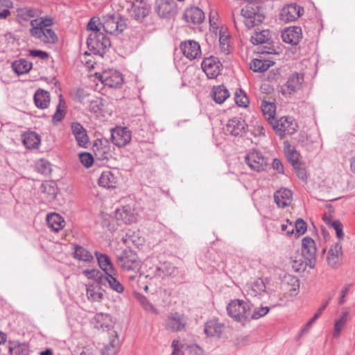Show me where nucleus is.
Instances as JSON below:
<instances>
[{
  "label": "nucleus",
  "mask_w": 355,
  "mask_h": 355,
  "mask_svg": "<svg viewBox=\"0 0 355 355\" xmlns=\"http://www.w3.org/2000/svg\"><path fill=\"white\" fill-rule=\"evenodd\" d=\"M10 355H29V349L26 344L15 343L9 347Z\"/></svg>",
  "instance_id": "obj_46"
},
{
  "label": "nucleus",
  "mask_w": 355,
  "mask_h": 355,
  "mask_svg": "<svg viewBox=\"0 0 355 355\" xmlns=\"http://www.w3.org/2000/svg\"><path fill=\"white\" fill-rule=\"evenodd\" d=\"M71 128L78 146L86 148L89 142V137L83 126L80 123L73 122L71 125Z\"/></svg>",
  "instance_id": "obj_23"
},
{
  "label": "nucleus",
  "mask_w": 355,
  "mask_h": 355,
  "mask_svg": "<svg viewBox=\"0 0 355 355\" xmlns=\"http://www.w3.org/2000/svg\"><path fill=\"white\" fill-rule=\"evenodd\" d=\"M185 326V322L182 315L178 313H171L167 317L166 328L172 331H178Z\"/></svg>",
  "instance_id": "obj_30"
},
{
  "label": "nucleus",
  "mask_w": 355,
  "mask_h": 355,
  "mask_svg": "<svg viewBox=\"0 0 355 355\" xmlns=\"http://www.w3.org/2000/svg\"><path fill=\"white\" fill-rule=\"evenodd\" d=\"M123 243L126 245H132L139 247L144 242V239L139 236V234L132 230H128L125 239H123Z\"/></svg>",
  "instance_id": "obj_42"
},
{
  "label": "nucleus",
  "mask_w": 355,
  "mask_h": 355,
  "mask_svg": "<svg viewBox=\"0 0 355 355\" xmlns=\"http://www.w3.org/2000/svg\"><path fill=\"white\" fill-rule=\"evenodd\" d=\"M102 27L107 33L114 35L124 30L125 24L123 21H119L118 18L114 16H108L103 19Z\"/></svg>",
  "instance_id": "obj_18"
},
{
  "label": "nucleus",
  "mask_w": 355,
  "mask_h": 355,
  "mask_svg": "<svg viewBox=\"0 0 355 355\" xmlns=\"http://www.w3.org/2000/svg\"><path fill=\"white\" fill-rule=\"evenodd\" d=\"M22 142L28 149L37 148L40 144V138L37 134L34 132H26L22 135Z\"/></svg>",
  "instance_id": "obj_35"
},
{
  "label": "nucleus",
  "mask_w": 355,
  "mask_h": 355,
  "mask_svg": "<svg viewBox=\"0 0 355 355\" xmlns=\"http://www.w3.org/2000/svg\"><path fill=\"white\" fill-rule=\"evenodd\" d=\"M275 202L279 207L285 208L291 205L293 199L291 190L282 188L274 194Z\"/></svg>",
  "instance_id": "obj_27"
},
{
  "label": "nucleus",
  "mask_w": 355,
  "mask_h": 355,
  "mask_svg": "<svg viewBox=\"0 0 355 355\" xmlns=\"http://www.w3.org/2000/svg\"><path fill=\"white\" fill-rule=\"evenodd\" d=\"M270 39V34L268 30L255 31L251 36L250 41L254 45L262 44L268 42Z\"/></svg>",
  "instance_id": "obj_39"
},
{
  "label": "nucleus",
  "mask_w": 355,
  "mask_h": 355,
  "mask_svg": "<svg viewBox=\"0 0 355 355\" xmlns=\"http://www.w3.org/2000/svg\"><path fill=\"white\" fill-rule=\"evenodd\" d=\"M273 64V62L268 60L254 59L250 63V69L255 72H263Z\"/></svg>",
  "instance_id": "obj_40"
},
{
  "label": "nucleus",
  "mask_w": 355,
  "mask_h": 355,
  "mask_svg": "<svg viewBox=\"0 0 355 355\" xmlns=\"http://www.w3.org/2000/svg\"><path fill=\"white\" fill-rule=\"evenodd\" d=\"M155 10L161 18H171L176 14V4L173 0H157Z\"/></svg>",
  "instance_id": "obj_11"
},
{
  "label": "nucleus",
  "mask_w": 355,
  "mask_h": 355,
  "mask_svg": "<svg viewBox=\"0 0 355 355\" xmlns=\"http://www.w3.org/2000/svg\"><path fill=\"white\" fill-rule=\"evenodd\" d=\"M343 256L342 245L340 242H337L330 248L328 252L327 257L328 265L332 268H339L342 264Z\"/></svg>",
  "instance_id": "obj_15"
},
{
  "label": "nucleus",
  "mask_w": 355,
  "mask_h": 355,
  "mask_svg": "<svg viewBox=\"0 0 355 355\" xmlns=\"http://www.w3.org/2000/svg\"><path fill=\"white\" fill-rule=\"evenodd\" d=\"M94 320L96 322L97 328L104 329L105 328H107L109 327L110 317L108 314L98 313L96 314Z\"/></svg>",
  "instance_id": "obj_48"
},
{
  "label": "nucleus",
  "mask_w": 355,
  "mask_h": 355,
  "mask_svg": "<svg viewBox=\"0 0 355 355\" xmlns=\"http://www.w3.org/2000/svg\"><path fill=\"white\" fill-rule=\"evenodd\" d=\"M241 15L243 17V23L248 28H253L261 24L265 17L259 12L257 8H254L252 5H246L242 8Z\"/></svg>",
  "instance_id": "obj_5"
},
{
  "label": "nucleus",
  "mask_w": 355,
  "mask_h": 355,
  "mask_svg": "<svg viewBox=\"0 0 355 355\" xmlns=\"http://www.w3.org/2000/svg\"><path fill=\"white\" fill-rule=\"evenodd\" d=\"M230 36L228 35H226L225 33H220L219 37V44L221 51L223 52L224 54L227 55L230 53Z\"/></svg>",
  "instance_id": "obj_54"
},
{
  "label": "nucleus",
  "mask_w": 355,
  "mask_h": 355,
  "mask_svg": "<svg viewBox=\"0 0 355 355\" xmlns=\"http://www.w3.org/2000/svg\"><path fill=\"white\" fill-rule=\"evenodd\" d=\"M235 102L240 107H246L248 105L249 100L242 89L236 92Z\"/></svg>",
  "instance_id": "obj_53"
},
{
  "label": "nucleus",
  "mask_w": 355,
  "mask_h": 355,
  "mask_svg": "<svg viewBox=\"0 0 355 355\" xmlns=\"http://www.w3.org/2000/svg\"><path fill=\"white\" fill-rule=\"evenodd\" d=\"M261 108L263 112V115L268 118L270 121L272 119H275L274 118V115L275 113V105L274 103H268L267 101H262L261 105Z\"/></svg>",
  "instance_id": "obj_49"
},
{
  "label": "nucleus",
  "mask_w": 355,
  "mask_h": 355,
  "mask_svg": "<svg viewBox=\"0 0 355 355\" xmlns=\"http://www.w3.org/2000/svg\"><path fill=\"white\" fill-rule=\"evenodd\" d=\"M202 69L209 78H215L220 73L222 64L217 58L210 56L202 60Z\"/></svg>",
  "instance_id": "obj_10"
},
{
  "label": "nucleus",
  "mask_w": 355,
  "mask_h": 355,
  "mask_svg": "<svg viewBox=\"0 0 355 355\" xmlns=\"http://www.w3.org/2000/svg\"><path fill=\"white\" fill-rule=\"evenodd\" d=\"M95 255L96 257L98 266L104 272L105 275L116 272V270L114 267V265L108 255L101 253L98 251L95 252Z\"/></svg>",
  "instance_id": "obj_28"
},
{
  "label": "nucleus",
  "mask_w": 355,
  "mask_h": 355,
  "mask_svg": "<svg viewBox=\"0 0 355 355\" xmlns=\"http://www.w3.org/2000/svg\"><path fill=\"white\" fill-rule=\"evenodd\" d=\"M276 133L281 137L286 135L294 134L298 125L296 121L290 116H282L279 119H272L270 121Z\"/></svg>",
  "instance_id": "obj_2"
},
{
  "label": "nucleus",
  "mask_w": 355,
  "mask_h": 355,
  "mask_svg": "<svg viewBox=\"0 0 355 355\" xmlns=\"http://www.w3.org/2000/svg\"><path fill=\"white\" fill-rule=\"evenodd\" d=\"M94 146H96L94 150L96 152V155L98 156L99 159H103L107 157L108 153L107 146H109L107 144H103L101 141L99 144L96 143Z\"/></svg>",
  "instance_id": "obj_55"
},
{
  "label": "nucleus",
  "mask_w": 355,
  "mask_h": 355,
  "mask_svg": "<svg viewBox=\"0 0 355 355\" xmlns=\"http://www.w3.org/2000/svg\"><path fill=\"white\" fill-rule=\"evenodd\" d=\"M331 227L333 228L336 233V236L339 239H343L344 237V233L343 231V225L338 220H335L332 223H331Z\"/></svg>",
  "instance_id": "obj_64"
},
{
  "label": "nucleus",
  "mask_w": 355,
  "mask_h": 355,
  "mask_svg": "<svg viewBox=\"0 0 355 355\" xmlns=\"http://www.w3.org/2000/svg\"><path fill=\"white\" fill-rule=\"evenodd\" d=\"M270 308L267 306L255 308L253 313L250 315V319L257 320L265 316L269 312Z\"/></svg>",
  "instance_id": "obj_57"
},
{
  "label": "nucleus",
  "mask_w": 355,
  "mask_h": 355,
  "mask_svg": "<svg viewBox=\"0 0 355 355\" xmlns=\"http://www.w3.org/2000/svg\"><path fill=\"white\" fill-rule=\"evenodd\" d=\"M131 132L127 128L117 127L112 132V140L118 147H123L131 141Z\"/></svg>",
  "instance_id": "obj_16"
},
{
  "label": "nucleus",
  "mask_w": 355,
  "mask_h": 355,
  "mask_svg": "<svg viewBox=\"0 0 355 355\" xmlns=\"http://www.w3.org/2000/svg\"><path fill=\"white\" fill-rule=\"evenodd\" d=\"M116 263L123 271L137 270L139 267V260L137 255L132 250H124L117 255Z\"/></svg>",
  "instance_id": "obj_4"
},
{
  "label": "nucleus",
  "mask_w": 355,
  "mask_h": 355,
  "mask_svg": "<svg viewBox=\"0 0 355 355\" xmlns=\"http://www.w3.org/2000/svg\"><path fill=\"white\" fill-rule=\"evenodd\" d=\"M295 234L297 237L303 235L307 230L306 223L302 218H298L295 223Z\"/></svg>",
  "instance_id": "obj_58"
},
{
  "label": "nucleus",
  "mask_w": 355,
  "mask_h": 355,
  "mask_svg": "<svg viewBox=\"0 0 355 355\" xmlns=\"http://www.w3.org/2000/svg\"><path fill=\"white\" fill-rule=\"evenodd\" d=\"M247 128V124L241 117H234L227 123L225 130L227 134L239 136L242 135Z\"/></svg>",
  "instance_id": "obj_17"
},
{
  "label": "nucleus",
  "mask_w": 355,
  "mask_h": 355,
  "mask_svg": "<svg viewBox=\"0 0 355 355\" xmlns=\"http://www.w3.org/2000/svg\"><path fill=\"white\" fill-rule=\"evenodd\" d=\"M81 163L87 168L92 166L94 162L92 155L89 153H83L79 155Z\"/></svg>",
  "instance_id": "obj_62"
},
{
  "label": "nucleus",
  "mask_w": 355,
  "mask_h": 355,
  "mask_svg": "<svg viewBox=\"0 0 355 355\" xmlns=\"http://www.w3.org/2000/svg\"><path fill=\"white\" fill-rule=\"evenodd\" d=\"M284 284H286L288 285H291V288L290 291H295L299 288V281L298 279L292 275H286L284 278Z\"/></svg>",
  "instance_id": "obj_60"
},
{
  "label": "nucleus",
  "mask_w": 355,
  "mask_h": 355,
  "mask_svg": "<svg viewBox=\"0 0 355 355\" xmlns=\"http://www.w3.org/2000/svg\"><path fill=\"white\" fill-rule=\"evenodd\" d=\"M83 273L88 278L96 282H102L103 275L98 269L85 270Z\"/></svg>",
  "instance_id": "obj_52"
},
{
  "label": "nucleus",
  "mask_w": 355,
  "mask_h": 355,
  "mask_svg": "<svg viewBox=\"0 0 355 355\" xmlns=\"http://www.w3.org/2000/svg\"><path fill=\"white\" fill-rule=\"evenodd\" d=\"M183 17L188 23L200 24L203 21L205 15L201 9L198 7H192L185 10Z\"/></svg>",
  "instance_id": "obj_26"
},
{
  "label": "nucleus",
  "mask_w": 355,
  "mask_h": 355,
  "mask_svg": "<svg viewBox=\"0 0 355 355\" xmlns=\"http://www.w3.org/2000/svg\"><path fill=\"white\" fill-rule=\"evenodd\" d=\"M117 183L118 178L110 170L103 171L98 179L99 186L107 189L115 188Z\"/></svg>",
  "instance_id": "obj_29"
},
{
  "label": "nucleus",
  "mask_w": 355,
  "mask_h": 355,
  "mask_svg": "<svg viewBox=\"0 0 355 355\" xmlns=\"http://www.w3.org/2000/svg\"><path fill=\"white\" fill-rule=\"evenodd\" d=\"M350 318V309L346 307L343 309L341 313L335 319L334 323L333 336L338 338L340 336L342 331L347 324Z\"/></svg>",
  "instance_id": "obj_21"
},
{
  "label": "nucleus",
  "mask_w": 355,
  "mask_h": 355,
  "mask_svg": "<svg viewBox=\"0 0 355 355\" xmlns=\"http://www.w3.org/2000/svg\"><path fill=\"white\" fill-rule=\"evenodd\" d=\"M98 78L105 86L110 88L119 87L123 83L122 74L113 69L103 71L98 75Z\"/></svg>",
  "instance_id": "obj_9"
},
{
  "label": "nucleus",
  "mask_w": 355,
  "mask_h": 355,
  "mask_svg": "<svg viewBox=\"0 0 355 355\" xmlns=\"http://www.w3.org/2000/svg\"><path fill=\"white\" fill-rule=\"evenodd\" d=\"M12 8L10 0H0V19H6L10 15V9Z\"/></svg>",
  "instance_id": "obj_50"
},
{
  "label": "nucleus",
  "mask_w": 355,
  "mask_h": 355,
  "mask_svg": "<svg viewBox=\"0 0 355 355\" xmlns=\"http://www.w3.org/2000/svg\"><path fill=\"white\" fill-rule=\"evenodd\" d=\"M101 26H102V23L99 21V19L93 17L87 24V30L91 33H99L101 32Z\"/></svg>",
  "instance_id": "obj_61"
},
{
  "label": "nucleus",
  "mask_w": 355,
  "mask_h": 355,
  "mask_svg": "<svg viewBox=\"0 0 355 355\" xmlns=\"http://www.w3.org/2000/svg\"><path fill=\"white\" fill-rule=\"evenodd\" d=\"M12 68L18 75L24 74L31 69L32 63L25 59H20L12 62Z\"/></svg>",
  "instance_id": "obj_38"
},
{
  "label": "nucleus",
  "mask_w": 355,
  "mask_h": 355,
  "mask_svg": "<svg viewBox=\"0 0 355 355\" xmlns=\"http://www.w3.org/2000/svg\"><path fill=\"white\" fill-rule=\"evenodd\" d=\"M103 106V103L102 99L96 98L90 101L88 109L91 112L97 114L101 110Z\"/></svg>",
  "instance_id": "obj_59"
},
{
  "label": "nucleus",
  "mask_w": 355,
  "mask_h": 355,
  "mask_svg": "<svg viewBox=\"0 0 355 355\" xmlns=\"http://www.w3.org/2000/svg\"><path fill=\"white\" fill-rule=\"evenodd\" d=\"M35 167L37 171L44 175H48L50 173L51 164L46 159H40L35 164Z\"/></svg>",
  "instance_id": "obj_51"
},
{
  "label": "nucleus",
  "mask_w": 355,
  "mask_h": 355,
  "mask_svg": "<svg viewBox=\"0 0 355 355\" xmlns=\"http://www.w3.org/2000/svg\"><path fill=\"white\" fill-rule=\"evenodd\" d=\"M114 216L120 223L130 225L137 221L139 214L132 206L127 205L116 209Z\"/></svg>",
  "instance_id": "obj_6"
},
{
  "label": "nucleus",
  "mask_w": 355,
  "mask_h": 355,
  "mask_svg": "<svg viewBox=\"0 0 355 355\" xmlns=\"http://www.w3.org/2000/svg\"><path fill=\"white\" fill-rule=\"evenodd\" d=\"M41 192L49 198H54L57 193L55 183L51 181H45L40 186Z\"/></svg>",
  "instance_id": "obj_43"
},
{
  "label": "nucleus",
  "mask_w": 355,
  "mask_h": 355,
  "mask_svg": "<svg viewBox=\"0 0 355 355\" xmlns=\"http://www.w3.org/2000/svg\"><path fill=\"white\" fill-rule=\"evenodd\" d=\"M291 260L292 262V268L296 271L299 272L303 268L304 261L302 259V256L298 252L296 253L295 257H291Z\"/></svg>",
  "instance_id": "obj_56"
},
{
  "label": "nucleus",
  "mask_w": 355,
  "mask_h": 355,
  "mask_svg": "<svg viewBox=\"0 0 355 355\" xmlns=\"http://www.w3.org/2000/svg\"><path fill=\"white\" fill-rule=\"evenodd\" d=\"M303 11L304 9L297 4H288L281 10L279 19L285 23L292 22L298 19Z\"/></svg>",
  "instance_id": "obj_14"
},
{
  "label": "nucleus",
  "mask_w": 355,
  "mask_h": 355,
  "mask_svg": "<svg viewBox=\"0 0 355 355\" xmlns=\"http://www.w3.org/2000/svg\"><path fill=\"white\" fill-rule=\"evenodd\" d=\"M65 102L60 97L59 104L56 107V111L53 115L52 121L53 123L61 121L65 116Z\"/></svg>",
  "instance_id": "obj_47"
},
{
  "label": "nucleus",
  "mask_w": 355,
  "mask_h": 355,
  "mask_svg": "<svg viewBox=\"0 0 355 355\" xmlns=\"http://www.w3.org/2000/svg\"><path fill=\"white\" fill-rule=\"evenodd\" d=\"M150 10V6L145 0H135L128 12L134 19L142 21L148 15Z\"/></svg>",
  "instance_id": "obj_8"
},
{
  "label": "nucleus",
  "mask_w": 355,
  "mask_h": 355,
  "mask_svg": "<svg viewBox=\"0 0 355 355\" xmlns=\"http://www.w3.org/2000/svg\"><path fill=\"white\" fill-rule=\"evenodd\" d=\"M227 310L228 315L236 321L245 322L250 320V306L242 300H232L227 305Z\"/></svg>",
  "instance_id": "obj_1"
},
{
  "label": "nucleus",
  "mask_w": 355,
  "mask_h": 355,
  "mask_svg": "<svg viewBox=\"0 0 355 355\" xmlns=\"http://www.w3.org/2000/svg\"><path fill=\"white\" fill-rule=\"evenodd\" d=\"M34 102L37 107L46 108L50 103L49 93L42 89H37L34 94Z\"/></svg>",
  "instance_id": "obj_34"
},
{
  "label": "nucleus",
  "mask_w": 355,
  "mask_h": 355,
  "mask_svg": "<svg viewBox=\"0 0 355 355\" xmlns=\"http://www.w3.org/2000/svg\"><path fill=\"white\" fill-rule=\"evenodd\" d=\"M88 48L96 53H104L110 46V39L102 32L90 33L87 40Z\"/></svg>",
  "instance_id": "obj_3"
},
{
  "label": "nucleus",
  "mask_w": 355,
  "mask_h": 355,
  "mask_svg": "<svg viewBox=\"0 0 355 355\" xmlns=\"http://www.w3.org/2000/svg\"><path fill=\"white\" fill-rule=\"evenodd\" d=\"M224 329V324L217 319H211L205 324L204 332L208 337L219 338Z\"/></svg>",
  "instance_id": "obj_25"
},
{
  "label": "nucleus",
  "mask_w": 355,
  "mask_h": 355,
  "mask_svg": "<svg viewBox=\"0 0 355 355\" xmlns=\"http://www.w3.org/2000/svg\"><path fill=\"white\" fill-rule=\"evenodd\" d=\"M295 171L297 175V177L302 180H305L307 178V173L306 168H304V165L300 162L295 166H293Z\"/></svg>",
  "instance_id": "obj_63"
},
{
  "label": "nucleus",
  "mask_w": 355,
  "mask_h": 355,
  "mask_svg": "<svg viewBox=\"0 0 355 355\" xmlns=\"http://www.w3.org/2000/svg\"><path fill=\"white\" fill-rule=\"evenodd\" d=\"M86 294L89 300L99 302L103 299V294L98 287L93 285L87 286Z\"/></svg>",
  "instance_id": "obj_45"
},
{
  "label": "nucleus",
  "mask_w": 355,
  "mask_h": 355,
  "mask_svg": "<svg viewBox=\"0 0 355 355\" xmlns=\"http://www.w3.org/2000/svg\"><path fill=\"white\" fill-rule=\"evenodd\" d=\"M211 96L216 103L221 104L230 96V92L225 85H220L213 87Z\"/></svg>",
  "instance_id": "obj_33"
},
{
  "label": "nucleus",
  "mask_w": 355,
  "mask_h": 355,
  "mask_svg": "<svg viewBox=\"0 0 355 355\" xmlns=\"http://www.w3.org/2000/svg\"><path fill=\"white\" fill-rule=\"evenodd\" d=\"M304 81V76L299 73H294L289 76L286 83L282 87L284 95H291L300 89Z\"/></svg>",
  "instance_id": "obj_13"
},
{
  "label": "nucleus",
  "mask_w": 355,
  "mask_h": 355,
  "mask_svg": "<svg viewBox=\"0 0 355 355\" xmlns=\"http://www.w3.org/2000/svg\"><path fill=\"white\" fill-rule=\"evenodd\" d=\"M117 271L105 275L104 278L109 284L110 288L118 293H122L124 291V286L117 279Z\"/></svg>",
  "instance_id": "obj_36"
},
{
  "label": "nucleus",
  "mask_w": 355,
  "mask_h": 355,
  "mask_svg": "<svg viewBox=\"0 0 355 355\" xmlns=\"http://www.w3.org/2000/svg\"><path fill=\"white\" fill-rule=\"evenodd\" d=\"M316 252L314 240L309 236L304 237L302 241V254L310 264L315 261Z\"/></svg>",
  "instance_id": "obj_19"
},
{
  "label": "nucleus",
  "mask_w": 355,
  "mask_h": 355,
  "mask_svg": "<svg viewBox=\"0 0 355 355\" xmlns=\"http://www.w3.org/2000/svg\"><path fill=\"white\" fill-rule=\"evenodd\" d=\"M245 295L248 297H257L266 293V285L263 280L257 278L248 283L244 287Z\"/></svg>",
  "instance_id": "obj_20"
},
{
  "label": "nucleus",
  "mask_w": 355,
  "mask_h": 355,
  "mask_svg": "<svg viewBox=\"0 0 355 355\" xmlns=\"http://www.w3.org/2000/svg\"><path fill=\"white\" fill-rule=\"evenodd\" d=\"M33 37L46 44H55L58 41L57 35L51 27L43 30L40 34Z\"/></svg>",
  "instance_id": "obj_37"
},
{
  "label": "nucleus",
  "mask_w": 355,
  "mask_h": 355,
  "mask_svg": "<svg viewBox=\"0 0 355 355\" xmlns=\"http://www.w3.org/2000/svg\"><path fill=\"white\" fill-rule=\"evenodd\" d=\"M282 37L284 42L296 45L302 38V29L298 26H292L284 30Z\"/></svg>",
  "instance_id": "obj_22"
},
{
  "label": "nucleus",
  "mask_w": 355,
  "mask_h": 355,
  "mask_svg": "<svg viewBox=\"0 0 355 355\" xmlns=\"http://www.w3.org/2000/svg\"><path fill=\"white\" fill-rule=\"evenodd\" d=\"M245 161L251 170L257 172L264 171L268 165L267 158L257 150L250 151L245 155Z\"/></svg>",
  "instance_id": "obj_7"
},
{
  "label": "nucleus",
  "mask_w": 355,
  "mask_h": 355,
  "mask_svg": "<svg viewBox=\"0 0 355 355\" xmlns=\"http://www.w3.org/2000/svg\"><path fill=\"white\" fill-rule=\"evenodd\" d=\"M180 48L182 54L190 60L198 58L201 55L200 46L194 40L182 42Z\"/></svg>",
  "instance_id": "obj_12"
},
{
  "label": "nucleus",
  "mask_w": 355,
  "mask_h": 355,
  "mask_svg": "<svg viewBox=\"0 0 355 355\" xmlns=\"http://www.w3.org/2000/svg\"><path fill=\"white\" fill-rule=\"evenodd\" d=\"M73 257L79 261L89 263L94 259L92 254L87 250L79 245L75 246Z\"/></svg>",
  "instance_id": "obj_41"
},
{
  "label": "nucleus",
  "mask_w": 355,
  "mask_h": 355,
  "mask_svg": "<svg viewBox=\"0 0 355 355\" xmlns=\"http://www.w3.org/2000/svg\"><path fill=\"white\" fill-rule=\"evenodd\" d=\"M53 25V19L49 17H40L31 21V35L33 37L40 34L43 30Z\"/></svg>",
  "instance_id": "obj_24"
},
{
  "label": "nucleus",
  "mask_w": 355,
  "mask_h": 355,
  "mask_svg": "<svg viewBox=\"0 0 355 355\" xmlns=\"http://www.w3.org/2000/svg\"><path fill=\"white\" fill-rule=\"evenodd\" d=\"M284 150L288 162L291 164L292 166H295L296 164L300 163V153L297 151L294 146L289 144L288 141L284 142Z\"/></svg>",
  "instance_id": "obj_31"
},
{
  "label": "nucleus",
  "mask_w": 355,
  "mask_h": 355,
  "mask_svg": "<svg viewBox=\"0 0 355 355\" xmlns=\"http://www.w3.org/2000/svg\"><path fill=\"white\" fill-rule=\"evenodd\" d=\"M46 223L52 230L58 232L64 227V220L63 218L56 213H51L47 215Z\"/></svg>",
  "instance_id": "obj_32"
},
{
  "label": "nucleus",
  "mask_w": 355,
  "mask_h": 355,
  "mask_svg": "<svg viewBox=\"0 0 355 355\" xmlns=\"http://www.w3.org/2000/svg\"><path fill=\"white\" fill-rule=\"evenodd\" d=\"M172 268L168 263H163L160 266L155 268L153 275L155 277H164L171 275L173 272Z\"/></svg>",
  "instance_id": "obj_44"
}]
</instances>
